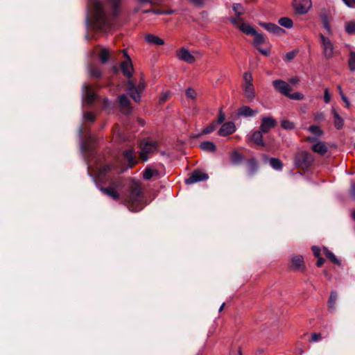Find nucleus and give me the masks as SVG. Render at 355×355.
I'll return each mask as SVG.
<instances>
[{
	"label": "nucleus",
	"instance_id": "1",
	"mask_svg": "<svg viewBox=\"0 0 355 355\" xmlns=\"http://www.w3.org/2000/svg\"><path fill=\"white\" fill-rule=\"evenodd\" d=\"M121 0H89L85 24L87 28L107 31L112 28L119 13Z\"/></svg>",
	"mask_w": 355,
	"mask_h": 355
},
{
	"label": "nucleus",
	"instance_id": "2",
	"mask_svg": "<svg viewBox=\"0 0 355 355\" xmlns=\"http://www.w3.org/2000/svg\"><path fill=\"white\" fill-rule=\"evenodd\" d=\"M78 135L80 140V150L84 155L88 166V173L92 176V175L91 173H94L93 180L96 187L105 195L114 200H118L119 198V194L117 192L116 189L121 187V183L119 182H112L107 187H100L97 183L98 181H103L104 177L111 170V166L109 165L101 166L98 164L95 166H93L89 159L87 157V149L89 147L87 144L83 141L85 132L83 127L79 128Z\"/></svg>",
	"mask_w": 355,
	"mask_h": 355
},
{
	"label": "nucleus",
	"instance_id": "3",
	"mask_svg": "<svg viewBox=\"0 0 355 355\" xmlns=\"http://www.w3.org/2000/svg\"><path fill=\"white\" fill-rule=\"evenodd\" d=\"M142 201L143 194L140 184L133 181L129 187V192L125 200V205L130 211L137 212L144 208Z\"/></svg>",
	"mask_w": 355,
	"mask_h": 355
},
{
	"label": "nucleus",
	"instance_id": "4",
	"mask_svg": "<svg viewBox=\"0 0 355 355\" xmlns=\"http://www.w3.org/2000/svg\"><path fill=\"white\" fill-rule=\"evenodd\" d=\"M320 46L322 49V54L325 59L330 60L334 55V44L332 41L323 34H320Z\"/></svg>",
	"mask_w": 355,
	"mask_h": 355
},
{
	"label": "nucleus",
	"instance_id": "5",
	"mask_svg": "<svg viewBox=\"0 0 355 355\" xmlns=\"http://www.w3.org/2000/svg\"><path fill=\"white\" fill-rule=\"evenodd\" d=\"M144 87L145 85L144 83H140L137 87H135L132 80H128L127 82V92L136 103L140 101L141 93L144 90Z\"/></svg>",
	"mask_w": 355,
	"mask_h": 355
},
{
	"label": "nucleus",
	"instance_id": "6",
	"mask_svg": "<svg viewBox=\"0 0 355 355\" xmlns=\"http://www.w3.org/2000/svg\"><path fill=\"white\" fill-rule=\"evenodd\" d=\"M313 161V157L306 151L299 153L295 159L296 165L302 167H309Z\"/></svg>",
	"mask_w": 355,
	"mask_h": 355
},
{
	"label": "nucleus",
	"instance_id": "7",
	"mask_svg": "<svg viewBox=\"0 0 355 355\" xmlns=\"http://www.w3.org/2000/svg\"><path fill=\"white\" fill-rule=\"evenodd\" d=\"M157 148V144L155 142L152 141H146L141 144L140 157L143 159V162L148 160V154L151 153Z\"/></svg>",
	"mask_w": 355,
	"mask_h": 355
},
{
	"label": "nucleus",
	"instance_id": "8",
	"mask_svg": "<svg viewBox=\"0 0 355 355\" xmlns=\"http://www.w3.org/2000/svg\"><path fill=\"white\" fill-rule=\"evenodd\" d=\"M82 91L83 103H86L89 105L92 104L94 100L96 98V95L92 89L91 86L87 83H84L82 87Z\"/></svg>",
	"mask_w": 355,
	"mask_h": 355
},
{
	"label": "nucleus",
	"instance_id": "9",
	"mask_svg": "<svg viewBox=\"0 0 355 355\" xmlns=\"http://www.w3.org/2000/svg\"><path fill=\"white\" fill-rule=\"evenodd\" d=\"M123 53L124 57L125 58V60L121 62V68L124 76L130 78L132 75L133 67L132 64L131 59L130 56L128 55L126 50L123 51Z\"/></svg>",
	"mask_w": 355,
	"mask_h": 355
},
{
	"label": "nucleus",
	"instance_id": "10",
	"mask_svg": "<svg viewBox=\"0 0 355 355\" xmlns=\"http://www.w3.org/2000/svg\"><path fill=\"white\" fill-rule=\"evenodd\" d=\"M277 125V121L272 116H262L259 129L263 133H268Z\"/></svg>",
	"mask_w": 355,
	"mask_h": 355
},
{
	"label": "nucleus",
	"instance_id": "11",
	"mask_svg": "<svg viewBox=\"0 0 355 355\" xmlns=\"http://www.w3.org/2000/svg\"><path fill=\"white\" fill-rule=\"evenodd\" d=\"M209 178L208 175L199 170L194 171L190 176L185 180L187 184H194L200 181L206 180Z\"/></svg>",
	"mask_w": 355,
	"mask_h": 355
},
{
	"label": "nucleus",
	"instance_id": "12",
	"mask_svg": "<svg viewBox=\"0 0 355 355\" xmlns=\"http://www.w3.org/2000/svg\"><path fill=\"white\" fill-rule=\"evenodd\" d=\"M177 58L187 63L192 64L196 61L193 54L185 47L180 49L176 53Z\"/></svg>",
	"mask_w": 355,
	"mask_h": 355
},
{
	"label": "nucleus",
	"instance_id": "13",
	"mask_svg": "<svg viewBox=\"0 0 355 355\" xmlns=\"http://www.w3.org/2000/svg\"><path fill=\"white\" fill-rule=\"evenodd\" d=\"M272 85L277 91L286 96L289 95V93L291 91L290 85L286 82L281 80H274L272 82Z\"/></svg>",
	"mask_w": 355,
	"mask_h": 355
},
{
	"label": "nucleus",
	"instance_id": "14",
	"mask_svg": "<svg viewBox=\"0 0 355 355\" xmlns=\"http://www.w3.org/2000/svg\"><path fill=\"white\" fill-rule=\"evenodd\" d=\"M236 131L235 123L232 121H228L223 124L221 128L219 129L218 134L220 136L225 137L230 134L234 133Z\"/></svg>",
	"mask_w": 355,
	"mask_h": 355
},
{
	"label": "nucleus",
	"instance_id": "15",
	"mask_svg": "<svg viewBox=\"0 0 355 355\" xmlns=\"http://www.w3.org/2000/svg\"><path fill=\"white\" fill-rule=\"evenodd\" d=\"M294 5L298 13H306L311 7L310 0H295Z\"/></svg>",
	"mask_w": 355,
	"mask_h": 355
},
{
	"label": "nucleus",
	"instance_id": "16",
	"mask_svg": "<svg viewBox=\"0 0 355 355\" xmlns=\"http://www.w3.org/2000/svg\"><path fill=\"white\" fill-rule=\"evenodd\" d=\"M257 113V110H252L248 105H243L240 107L236 112L238 116H242L245 118L254 116Z\"/></svg>",
	"mask_w": 355,
	"mask_h": 355
},
{
	"label": "nucleus",
	"instance_id": "17",
	"mask_svg": "<svg viewBox=\"0 0 355 355\" xmlns=\"http://www.w3.org/2000/svg\"><path fill=\"white\" fill-rule=\"evenodd\" d=\"M260 25L267 31L274 35H280L285 33V31L275 24L272 23H261Z\"/></svg>",
	"mask_w": 355,
	"mask_h": 355
},
{
	"label": "nucleus",
	"instance_id": "18",
	"mask_svg": "<svg viewBox=\"0 0 355 355\" xmlns=\"http://www.w3.org/2000/svg\"><path fill=\"white\" fill-rule=\"evenodd\" d=\"M311 149L313 152L318 153L321 155H324L327 152V146L324 142L321 141H317L316 143L313 144Z\"/></svg>",
	"mask_w": 355,
	"mask_h": 355
},
{
	"label": "nucleus",
	"instance_id": "19",
	"mask_svg": "<svg viewBox=\"0 0 355 355\" xmlns=\"http://www.w3.org/2000/svg\"><path fill=\"white\" fill-rule=\"evenodd\" d=\"M243 92L245 98L252 102L255 98V92L253 85H243Z\"/></svg>",
	"mask_w": 355,
	"mask_h": 355
},
{
	"label": "nucleus",
	"instance_id": "20",
	"mask_svg": "<svg viewBox=\"0 0 355 355\" xmlns=\"http://www.w3.org/2000/svg\"><path fill=\"white\" fill-rule=\"evenodd\" d=\"M263 132L260 129L254 131L250 137L251 140L258 146H264L265 144L263 141Z\"/></svg>",
	"mask_w": 355,
	"mask_h": 355
},
{
	"label": "nucleus",
	"instance_id": "21",
	"mask_svg": "<svg viewBox=\"0 0 355 355\" xmlns=\"http://www.w3.org/2000/svg\"><path fill=\"white\" fill-rule=\"evenodd\" d=\"M304 260L300 255H294L291 258V267L295 270H300L303 268Z\"/></svg>",
	"mask_w": 355,
	"mask_h": 355
},
{
	"label": "nucleus",
	"instance_id": "22",
	"mask_svg": "<svg viewBox=\"0 0 355 355\" xmlns=\"http://www.w3.org/2000/svg\"><path fill=\"white\" fill-rule=\"evenodd\" d=\"M146 41L150 44L163 45L164 44V40L153 34H147L145 36Z\"/></svg>",
	"mask_w": 355,
	"mask_h": 355
},
{
	"label": "nucleus",
	"instance_id": "23",
	"mask_svg": "<svg viewBox=\"0 0 355 355\" xmlns=\"http://www.w3.org/2000/svg\"><path fill=\"white\" fill-rule=\"evenodd\" d=\"M123 156L128 162V166L130 168L132 167L135 164H137V159L132 150L129 149L125 150L123 153Z\"/></svg>",
	"mask_w": 355,
	"mask_h": 355
},
{
	"label": "nucleus",
	"instance_id": "24",
	"mask_svg": "<svg viewBox=\"0 0 355 355\" xmlns=\"http://www.w3.org/2000/svg\"><path fill=\"white\" fill-rule=\"evenodd\" d=\"M331 112L334 117V123L335 127L338 130L341 129L344 124L343 119L339 115L335 108L332 107Z\"/></svg>",
	"mask_w": 355,
	"mask_h": 355
},
{
	"label": "nucleus",
	"instance_id": "25",
	"mask_svg": "<svg viewBox=\"0 0 355 355\" xmlns=\"http://www.w3.org/2000/svg\"><path fill=\"white\" fill-rule=\"evenodd\" d=\"M110 55V51L107 48H102L101 49L100 53H99V59L102 64L106 63L109 59Z\"/></svg>",
	"mask_w": 355,
	"mask_h": 355
},
{
	"label": "nucleus",
	"instance_id": "26",
	"mask_svg": "<svg viewBox=\"0 0 355 355\" xmlns=\"http://www.w3.org/2000/svg\"><path fill=\"white\" fill-rule=\"evenodd\" d=\"M200 148L207 152H214L216 147L212 141H207L200 144Z\"/></svg>",
	"mask_w": 355,
	"mask_h": 355
},
{
	"label": "nucleus",
	"instance_id": "27",
	"mask_svg": "<svg viewBox=\"0 0 355 355\" xmlns=\"http://www.w3.org/2000/svg\"><path fill=\"white\" fill-rule=\"evenodd\" d=\"M239 29L243 33H244L247 35H252L253 34L256 33V31L252 26H251L250 25L245 24L244 22L243 24H241V25H239Z\"/></svg>",
	"mask_w": 355,
	"mask_h": 355
},
{
	"label": "nucleus",
	"instance_id": "28",
	"mask_svg": "<svg viewBox=\"0 0 355 355\" xmlns=\"http://www.w3.org/2000/svg\"><path fill=\"white\" fill-rule=\"evenodd\" d=\"M158 175V171L152 168L148 167L146 168L143 173V178L145 180H149L154 175Z\"/></svg>",
	"mask_w": 355,
	"mask_h": 355
},
{
	"label": "nucleus",
	"instance_id": "29",
	"mask_svg": "<svg viewBox=\"0 0 355 355\" xmlns=\"http://www.w3.org/2000/svg\"><path fill=\"white\" fill-rule=\"evenodd\" d=\"M88 71L89 76L92 78H98L101 76V71L97 67L89 66Z\"/></svg>",
	"mask_w": 355,
	"mask_h": 355
},
{
	"label": "nucleus",
	"instance_id": "30",
	"mask_svg": "<svg viewBox=\"0 0 355 355\" xmlns=\"http://www.w3.org/2000/svg\"><path fill=\"white\" fill-rule=\"evenodd\" d=\"M278 23L280 26L286 28H291L293 26V21L288 17H282L279 19Z\"/></svg>",
	"mask_w": 355,
	"mask_h": 355
},
{
	"label": "nucleus",
	"instance_id": "31",
	"mask_svg": "<svg viewBox=\"0 0 355 355\" xmlns=\"http://www.w3.org/2000/svg\"><path fill=\"white\" fill-rule=\"evenodd\" d=\"M349 69L351 71H355V51H350L348 59Z\"/></svg>",
	"mask_w": 355,
	"mask_h": 355
},
{
	"label": "nucleus",
	"instance_id": "32",
	"mask_svg": "<svg viewBox=\"0 0 355 355\" xmlns=\"http://www.w3.org/2000/svg\"><path fill=\"white\" fill-rule=\"evenodd\" d=\"M269 162L270 166L275 170L279 171L281 170L282 168V163L277 158H270Z\"/></svg>",
	"mask_w": 355,
	"mask_h": 355
},
{
	"label": "nucleus",
	"instance_id": "33",
	"mask_svg": "<svg viewBox=\"0 0 355 355\" xmlns=\"http://www.w3.org/2000/svg\"><path fill=\"white\" fill-rule=\"evenodd\" d=\"M119 103L121 107H128L130 101L125 94H121L119 96Z\"/></svg>",
	"mask_w": 355,
	"mask_h": 355
},
{
	"label": "nucleus",
	"instance_id": "34",
	"mask_svg": "<svg viewBox=\"0 0 355 355\" xmlns=\"http://www.w3.org/2000/svg\"><path fill=\"white\" fill-rule=\"evenodd\" d=\"M325 255L326 257L329 259L333 263L340 265L341 262L334 255V254L328 250L327 248H324Z\"/></svg>",
	"mask_w": 355,
	"mask_h": 355
},
{
	"label": "nucleus",
	"instance_id": "35",
	"mask_svg": "<svg viewBox=\"0 0 355 355\" xmlns=\"http://www.w3.org/2000/svg\"><path fill=\"white\" fill-rule=\"evenodd\" d=\"M248 173L250 175H253L258 168V165L254 159H250L248 162Z\"/></svg>",
	"mask_w": 355,
	"mask_h": 355
},
{
	"label": "nucleus",
	"instance_id": "36",
	"mask_svg": "<svg viewBox=\"0 0 355 355\" xmlns=\"http://www.w3.org/2000/svg\"><path fill=\"white\" fill-rule=\"evenodd\" d=\"M309 131L318 137H320L321 135H323V131L321 130V128L318 125L310 126L309 128Z\"/></svg>",
	"mask_w": 355,
	"mask_h": 355
},
{
	"label": "nucleus",
	"instance_id": "37",
	"mask_svg": "<svg viewBox=\"0 0 355 355\" xmlns=\"http://www.w3.org/2000/svg\"><path fill=\"white\" fill-rule=\"evenodd\" d=\"M345 29V31L349 35L355 33V22L349 21L346 23Z\"/></svg>",
	"mask_w": 355,
	"mask_h": 355
},
{
	"label": "nucleus",
	"instance_id": "38",
	"mask_svg": "<svg viewBox=\"0 0 355 355\" xmlns=\"http://www.w3.org/2000/svg\"><path fill=\"white\" fill-rule=\"evenodd\" d=\"M252 35L254 36V44L256 45H261L263 44L265 42V38L262 34L257 33L256 32L255 34H253Z\"/></svg>",
	"mask_w": 355,
	"mask_h": 355
},
{
	"label": "nucleus",
	"instance_id": "39",
	"mask_svg": "<svg viewBox=\"0 0 355 355\" xmlns=\"http://www.w3.org/2000/svg\"><path fill=\"white\" fill-rule=\"evenodd\" d=\"M336 300H337L336 293L334 291L331 292L329 300L328 301L329 306H330V308L331 309H335V304H336Z\"/></svg>",
	"mask_w": 355,
	"mask_h": 355
},
{
	"label": "nucleus",
	"instance_id": "40",
	"mask_svg": "<svg viewBox=\"0 0 355 355\" xmlns=\"http://www.w3.org/2000/svg\"><path fill=\"white\" fill-rule=\"evenodd\" d=\"M232 9L238 16H241L244 12V8L241 3H234Z\"/></svg>",
	"mask_w": 355,
	"mask_h": 355
},
{
	"label": "nucleus",
	"instance_id": "41",
	"mask_svg": "<svg viewBox=\"0 0 355 355\" xmlns=\"http://www.w3.org/2000/svg\"><path fill=\"white\" fill-rule=\"evenodd\" d=\"M281 125L285 130H293L295 128L294 123L288 120H283Z\"/></svg>",
	"mask_w": 355,
	"mask_h": 355
},
{
	"label": "nucleus",
	"instance_id": "42",
	"mask_svg": "<svg viewBox=\"0 0 355 355\" xmlns=\"http://www.w3.org/2000/svg\"><path fill=\"white\" fill-rule=\"evenodd\" d=\"M216 127H217V123H212L211 124H210L207 128H205V129L202 130V134L206 135V134L211 133L216 129Z\"/></svg>",
	"mask_w": 355,
	"mask_h": 355
},
{
	"label": "nucleus",
	"instance_id": "43",
	"mask_svg": "<svg viewBox=\"0 0 355 355\" xmlns=\"http://www.w3.org/2000/svg\"><path fill=\"white\" fill-rule=\"evenodd\" d=\"M83 119L89 122H94L95 121V115L92 112H86L83 114Z\"/></svg>",
	"mask_w": 355,
	"mask_h": 355
},
{
	"label": "nucleus",
	"instance_id": "44",
	"mask_svg": "<svg viewBox=\"0 0 355 355\" xmlns=\"http://www.w3.org/2000/svg\"><path fill=\"white\" fill-rule=\"evenodd\" d=\"M231 159L232 163L236 164L242 160V156L236 151H234L232 154Z\"/></svg>",
	"mask_w": 355,
	"mask_h": 355
},
{
	"label": "nucleus",
	"instance_id": "45",
	"mask_svg": "<svg viewBox=\"0 0 355 355\" xmlns=\"http://www.w3.org/2000/svg\"><path fill=\"white\" fill-rule=\"evenodd\" d=\"M322 24H323L324 28L327 30V33L331 35L332 30H331V26L329 23L327 17H326V16L322 17Z\"/></svg>",
	"mask_w": 355,
	"mask_h": 355
},
{
	"label": "nucleus",
	"instance_id": "46",
	"mask_svg": "<svg viewBox=\"0 0 355 355\" xmlns=\"http://www.w3.org/2000/svg\"><path fill=\"white\" fill-rule=\"evenodd\" d=\"M244 85H252V76L250 72L243 74Z\"/></svg>",
	"mask_w": 355,
	"mask_h": 355
},
{
	"label": "nucleus",
	"instance_id": "47",
	"mask_svg": "<svg viewBox=\"0 0 355 355\" xmlns=\"http://www.w3.org/2000/svg\"><path fill=\"white\" fill-rule=\"evenodd\" d=\"M288 96L293 100H302L304 98V94L300 92H294L291 94L289 93Z\"/></svg>",
	"mask_w": 355,
	"mask_h": 355
},
{
	"label": "nucleus",
	"instance_id": "48",
	"mask_svg": "<svg viewBox=\"0 0 355 355\" xmlns=\"http://www.w3.org/2000/svg\"><path fill=\"white\" fill-rule=\"evenodd\" d=\"M230 21L234 25L236 26V27H238L239 28V25H241V24H243V19L240 17V16H238L236 17H232L230 18Z\"/></svg>",
	"mask_w": 355,
	"mask_h": 355
},
{
	"label": "nucleus",
	"instance_id": "49",
	"mask_svg": "<svg viewBox=\"0 0 355 355\" xmlns=\"http://www.w3.org/2000/svg\"><path fill=\"white\" fill-rule=\"evenodd\" d=\"M174 12L173 10H153V13L154 14H159V15H171Z\"/></svg>",
	"mask_w": 355,
	"mask_h": 355
},
{
	"label": "nucleus",
	"instance_id": "50",
	"mask_svg": "<svg viewBox=\"0 0 355 355\" xmlns=\"http://www.w3.org/2000/svg\"><path fill=\"white\" fill-rule=\"evenodd\" d=\"M196 95H197L196 92L194 89H191V88H188L186 90V96L188 98L194 99L196 97Z\"/></svg>",
	"mask_w": 355,
	"mask_h": 355
},
{
	"label": "nucleus",
	"instance_id": "51",
	"mask_svg": "<svg viewBox=\"0 0 355 355\" xmlns=\"http://www.w3.org/2000/svg\"><path fill=\"white\" fill-rule=\"evenodd\" d=\"M314 119L318 122H322L325 120V116L323 112H316L314 114Z\"/></svg>",
	"mask_w": 355,
	"mask_h": 355
},
{
	"label": "nucleus",
	"instance_id": "52",
	"mask_svg": "<svg viewBox=\"0 0 355 355\" xmlns=\"http://www.w3.org/2000/svg\"><path fill=\"white\" fill-rule=\"evenodd\" d=\"M330 100H331V95L329 92V89L327 88H326L324 89V101L326 103H329Z\"/></svg>",
	"mask_w": 355,
	"mask_h": 355
},
{
	"label": "nucleus",
	"instance_id": "53",
	"mask_svg": "<svg viewBox=\"0 0 355 355\" xmlns=\"http://www.w3.org/2000/svg\"><path fill=\"white\" fill-rule=\"evenodd\" d=\"M321 340V334H313L311 336V341L318 342Z\"/></svg>",
	"mask_w": 355,
	"mask_h": 355
},
{
	"label": "nucleus",
	"instance_id": "54",
	"mask_svg": "<svg viewBox=\"0 0 355 355\" xmlns=\"http://www.w3.org/2000/svg\"><path fill=\"white\" fill-rule=\"evenodd\" d=\"M225 119V114L223 113L222 111H220L218 117L217 123L218 124L222 123L224 121Z\"/></svg>",
	"mask_w": 355,
	"mask_h": 355
},
{
	"label": "nucleus",
	"instance_id": "55",
	"mask_svg": "<svg viewBox=\"0 0 355 355\" xmlns=\"http://www.w3.org/2000/svg\"><path fill=\"white\" fill-rule=\"evenodd\" d=\"M343 2L349 8L355 7V0H343Z\"/></svg>",
	"mask_w": 355,
	"mask_h": 355
},
{
	"label": "nucleus",
	"instance_id": "56",
	"mask_svg": "<svg viewBox=\"0 0 355 355\" xmlns=\"http://www.w3.org/2000/svg\"><path fill=\"white\" fill-rule=\"evenodd\" d=\"M295 56V53L294 51H289L286 54V59L288 60H293Z\"/></svg>",
	"mask_w": 355,
	"mask_h": 355
},
{
	"label": "nucleus",
	"instance_id": "57",
	"mask_svg": "<svg viewBox=\"0 0 355 355\" xmlns=\"http://www.w3.org/2000/svg\"><path fill=\"white\" fill-rule=\"evenodd\" d=\"M350 193L352 196L355 198V182H352L351 184Z\"/></svg>",
	"mask_w": 355,
	"mask_h": 355
},
{
	"label": "nucleus",
	"instance_id": "58",
	"mask_svg": "<svg viewBox=\"0 0 355 355\" xmlns=\"http://www.w3.org/2000/svg\"><path fill=\"white\" fill-rule=\"evenodd\" d=\"M342 100L345 102V106L349 107L350 106V102L345 94H342Z\"/></svg>",
	"mask_w": 355,
	"mask_h": 355
},
{
	"label": "nucleus",
	"instance_id": "59",
	"mask_svg": "<svg viewBox=\"0 0 355 355\" xmlns=\"http://www.w3.org/2000/svg\"><path fill=\"white\" fill-rule=\"evenodd\" d=\"M312 250H313V254H314V255H315V257H319V256H320V250L318 247H316V246H313V247L312 248Z\"/></svg>",
	"mask_w": 355,
	"mask_h": 355
},
{
	"label": "nucleus",
	"instance_id": "60",
	"mask_svg": "<svg viewBox=\"0 0 355 355\" xmlns=\"http://www.w3.org/2000/svg\"><path fill=\"white\" fill-rule=\"evenodd\" d=\"M307 141H309V143H316L318 140V139L315 137H307L306 139Z\"/></svg>",
	"mask_w": 355,
	"mask_h": 355
},
{
	"label": "nucleus",
	"instance_id": "61",
	"mask_svg": "<svg viewBox=\"0 0 355 355\" xmlns=\"http://www.w3.org/2000/svg\"><path fill=\"white\" fill-rule=\"evenodd\" d=\"M324 261V259L318 258V259L317 261V263H316L317 266H318V267L322 266V265L323 264Z\"/></svg>",
	"mask_w": 355,
	"mask_h": 355
},
{
	"label": "nucleus",
	"instance_id": "62",
	"mask_svg": "<svg viewBox=\"0 0 355 355\" xmlns=\"http://www.w3.org/2000/svg\"><path fill=\"white\" fill-rule=\"evenodd\" d=\"M191 1L197 6H202L203 4L202 0H191Z\"/></svg>",
	"mask_w": 355,
	"mask_h": 355
},
{
	"label": "nucleus",
	"instance_id": "63",
	"mask_svg": "<svg viewBox=\"0 0 355 355\" xmlns=\"http://www.w3.org/2000/svg\"><path fill=\"white\" fill-rule=\"evenodd\" d=\"M299 82V78L297 77H294L290 79V83L291 84H296Z\"/></svg>",
	"mask_w": 355,
	"mask_h": 355
},
{
	"label": "nucleus",
	"instance_id": "64",
	"mask_svg": "<svg viewBox=\"0 0 355 355\" xmlns=\"http://www.w3.org/2000/svg\"><path fill=\"white\" fill-rule=\"evenodd\" d=\"M110 102L107 99H105L103 101V107L107 108L109 107Z\"/></svg>",
	"mask_w": 355,
	"mask_h": 355
}]
</instances>
